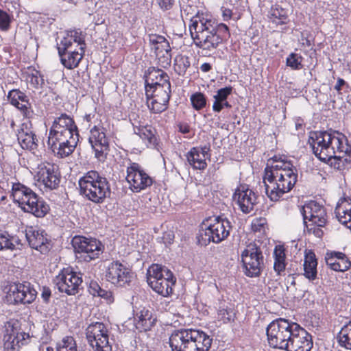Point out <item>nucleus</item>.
<instances>
[{"label":"nucleus","instance_id":"obj_1","mask_svg":"<svg viewBox=\"0 0 351 351\" xmlns=\"http://www.w3.org/2000/svg\"><path fill=\"white\" fill-rule=\"evenodd\" d=\"M297 180V170L290 161L276 156L268 160L263 182L266 194L271 201L277 202L289 192Z\"/></svg>","mask_w":351,"mask_h":351},{"label":"nucleus","instance_id":"obj_2","mask_svg":"<svg viewBox=\"0 0 351 351\" xmlns=\"http://www.w3.org/2000/svg\"><path fill=\"white\" fill-rule=\"evenodd\" d=\"M189 31L194 44L204 56H210L224 39L230 36L228 27L218 24L210 16H195L191 20Z\"/></svg>","mask_w":351,"mask_h":351},{"label":"nucleus","instance_id":"obj_3","mask_svg":"<svg viewBox=\"0 0 351 351\" xmlns=\"http://www.w3.org/2000/svg\"><path fill=\"white\" fill-rule=\"evenodd\" d=\"M308 143L317 158L324 162H330L336 169L341 167L342 158L349 149L346 137L337 131L312 132Z\"/></svg>","mask_w":351,"mask_h":351},{"label":"nucleus","instance_id":"obj_4","mask_svg":"<svg viewBox=\"0 0 351 351\" xmlns=\"http://www.w3.org/2000/svg\"><path fill=\"white\" fill-rule=\"evenodd\" d=\"M84 37L80 30L68 31L57 43V48L61 63L68 69L78 66L85 49Z\"/></svg>","mask_w":351,"mask_h":351},{"label":"nucleus","instance_id":"obj_5","mask_svg":"<svg viewBox=\"0 0 351 351\" xmlns=\"http://www.w3.org/2000/svg\"><path fill=\"white\" fill-rule=\"evenodd\" d=\"M169 340L172 351H208L212 343L206 332L193 328L176 330Z\"/></svg>","mask_w":351,"mask_h":351},{"label":"nucleus","instance_id":"obj_6","mask_svg":"<svg viewBox=\"0 0 351 351\" xmlns=\"http://www.w3.org/2000/svg\"><path fill=\"white\" fill-rule=\"evenodd\" d=\"M80 194L94 204H103L110 196L111 189L107 178L91 170L78 180Z\"/></svg>","mask_w":351,"mask_h":351},{"label":"nucleus","instance_id":"obj_7","mask_svg":"<svg viewBox=\"0 0 351 351\" xmlns=\"http://www.w3.org/2000/svg\"><path fill=\"white\" fill-rule=\"evenodd\" d=\"M14 202L25 212L29 213L36 217H45L49 210V205L29 187L14 183L12 188Z\"/></svg>","mask_w":351,"mask_h":351},{"label":"nucleus","instance_id":"obj_8","mask_svg":"<svg viewBox=\"0 0 351 351\" xmlns=\"http://www.w3.org/2000/svg\"><path fill=\"white\" fill-rule=\"evenodd\" d=\"M199 242L202 245H207L210 242L219 243L230 234V222L221 217L207 219L203 222Z\"/></svg>","mask_w":351,"mask_h":351},{"label":"nucleus","instance_id":"obj_9","mask_svg":"<svg viewBox=\"0 0 351 351\" xmlns=\"http://www.w3.org/2000/svg\"><path fill=\"white\" fill-rule=\"evenodd\" d=\"M147 280L151 288L158 294L167 297L173 292L176 278L171 271L160 265L153 264L147 269Z\"/></svg>","mask_w":351,"mask_h":351},{"label":"nucleus","instance_id":"obj_10","mask_svg":"<svg viewBox=\"0 0 351 351\" xmlns=\"http://www.w3.org/2000/svg\"><path fill=\"white\" fill-rule=\"evenodd\" d=\"M245 274L250 277L258 276L264 267L263 253L256 244L250 243L241 254Z\"/></svg>","mask_w":351,"mask_h":351},{"label":"nucleus","instance_id":"obj_11","mask_svg":"<svg viewBox=\"0 0 351 351\" xmlns=\"http://www.w3.org/2000/svg\"><path fill=\"white\" fill-rule=\"evenodd\" d=\"M147 105L154 113H160L168 106L171 93V84L165 82L163 86L146 88Z\"/></svg>","mask_w":351,"mask_h":351},{"label":"nucleus","instance_id":"obj_12","mask_svg":"<svg viewBox=\"0 0 351 351\" xmlns=\"http://www.w3.org/2000/svg\"><path fill=\"white\" fill-rule=\"evenodd\" d=\"M86 338L94 351H112L108 331L101 322L90 324L86 328Z\"/></svg>","mask_w":351,"mask_h":351},{"label":"nucleus","instance_id":"obj_13","mask_svg":"<svg viewBox=\"0 0 351 351\" xmlns=\"http://www.w3.org/2000/svg\"><path fill=\"white\" fill-rule=\"evenodd\" d=\"M53 282L60 292L75 295L82 283V274L74 271L70 267L65 268L56 276Z\"/></svg>","mask_w":351,"mask_h":351},{"label":"nucleus","instance_id":"obj_14","mask_svg":"<svg viewBox=\"0 0 351 351\" xmlns=\"http://www.w3.org/2000/svg\"><path fill=\"white\" fill-rule=\"evenodd\" d=\"M73 246L77 253L84 254L86 261H90L99 256L104 247L101 243L93 238L75 236L72 240Z\"/></svg>","mask_w":351,"mask_h":351},{"label":"nucleus","instance_id":"obj_15","mask_svg":"<svg viewBox=\"0 0 351 351\" xmlns=\"http://www.w3.org/2000/svg\"><path fill=\"white\" fill-rule=\"evenodd\" d=\"M126 180L129 189L134 193H138L152 186V178L136 162L127 167Z\"/></svg>","mask_w":351,"mask_h":351},{"label":"nucleus","instance_id":"obj_16","mask_svg":"<svg viewBox=\"0 0 351 351\" xmlns=\"http://www.w3.org/2000/svg\"><path fill=\"white\" fill-rule=\"evenodd\" d=\"M36 294L30 283L25 282L10 285L5 298L10 304H29L35 300Z\"/></svg>","mask_w":351,"mask_h":351},{"label":"nucleus","instance_id":"obj_17","mask_svg":"<svg viewBox=\"0 0 351 351\" xmlns=\"http://www.w3.org/2000/svg\"><path fill=\"white\" fill-rule=\"evenodd\" d=\"M291 322L282 318L272 321L267 327L266 334L269 345L274 348L280 349L285 341V337Z\"/></svg>","mask_w":351,"mask_h":351},{"label":"nucleus","instance_id":"obj_18","mask_svg":"<svg viewBox=\"0 0 351 351\" xmlns=\"http://www.w3.org/2000/svg\"><path fill=\"white\" fill-rule=\"evenodd\" d=\"M105 276L106 280L118 287L128 285L133 278V274L126 266L119 261H112L107 266Z\"/></svg>","mask_w":351,"mask_h":351},{"label":"nucleus","instance_id":"obj_19","mask_svg":"<svg viewBox=\"0 0 351 351\" xmlns=\"http://www.w3.org/2000/svg\"><path fill=\"white\" fill-rule=\"evenodd\" d=\"M78 135L69 136H48V145L52 152L60 158L71 154L77 145Z\"/></svg>","mask_w":351,"mask_h":351},{"label":"nucleus","instance_id":"obj_20","mask_svg":"<svg viewBox=\"0 0 351 351\" xmlns=\"http://www.w3.org/2000/svg\"><path fill=\"white\" fill-rule=\"evenodd\" d=\"M106 129L101 125H95L90 131L88 141L95 152V156L104 161L109 149L108 139L106 135Z\"/></svg>","mask_w":351,"mask_h":351},{"label":"nucleus","instance_id":"obj_21","mask_svg":"<svg viewBox=\"0 0 351 351\" xmlns=\"http://www.w3.org/2000/svg\"><path fill=\"white\" fill-rule=\"evenodd\" d=\"M37 180L45 189L53 190L56 189L60 182L58 168L53 164L43 162L38 166L36 172Z\"/></svg>","mask_w":351,"mask_h":351},{"label":"nucleus","instance_id":"obj_22","mask_svg":"<svg viewBox=\"0 0 351 351\" xmlns=\"http://www.w3.org/2000/svg\"><path fill=\"white\" fill-rule=\"evenodd\" d=\"M304 222L310 225L324 226L327 221V215L325 208L315 201L305 204L302 208Z\"/></svg>","mask_w":351,"mask_h":351},{"label":"nucleus","instance_id":"obj_23","mask_svg":"<svg viewBox=\"0 0 351 351\" xmlns=\"http://www.w3.org/2000/svg\"><path fill=\"white\" fill-rule=\"evenodd\" d=\"M25 237L30 247L42 254L49 252L51 247V241L46 232L39 228L30 226L25 230Z\"/></svg>","mask_w":351,"mask_h":351},{"label":"nucleus","instance_id":"obj_24","mask_svg":"<svg viewBox=\"0 0 351 351\" xmlns=\"http://www.w3.org/2000/svg\"><path fill=\"white\" fill-rule=\"evenodd\" d=\"M71 135H78L77 126L71 117L66 114H62L54 120L49 136L67 137Z\"/></svg>","mask_w":351,"mask_h":351},{"label":"nucleus","instance_id":"obj_25","mask_svg":"<svg viewBox=\"0 0 351 351\" xmlns=\"http://www.w3.org/2000/svg\"><path fill=\"white\" fill-rule=\"evenodd\" d=\"M256 195L246 185H240L235 190L233 200L244 213H250L256 204Z\"/></svg>","mask_w":351,"mask_h":351},{"label":"nucleus","instance_id":"obj_26","mask_svg":"<svg viewBox=\"0 0 351 351\" xmlns=\"http://www.w3.org/2000/svg\"><path fill=\"white\" fill-rule=\"evenodd\" d=\"M17 139L23 149L34 150L37 147L38 138L32 130L30 121H25L17 130Z\"/></svg>","mask_w":351,"mask_h":351},{"label":"nucleus","instance_id":"obj_27","mask_svg":"<svg viewBox=\"0 0 351 351\" xmlns=\"http://www.w3.org/2000/svg\"><path fill=\"white\" fill-rule=\"evenodd\" d=\"M210 146L195 147L186 154L189 164L195 169L204 170L207 167L206 160L210 158Z\"/></svg>","mask_w":351,"mask_h":351},{"label":"nucleus","instance_id":"obj_28","mask_svg":"<svg viewBox=\"0 0 351 351\" xmlns=\"http://www.w3.org/2000/svg\"><path fill=\"white\" fill-rule=\"evenodd\" d=\"M325 261L328 267L335 271L343 272L351 267V261L348 256L340 252L330 251L326 252Z\"/></svg>","mask_w":351,"mask_h":351},{"label":"nucleus","instance_id":"obj_29","mask_svg":"<svg viewBox=\"0 0 351 351\" xmlns=\"http://www.w3.org/2000/svg\"><path fill=\"white\" fill-rule=\"evenodd\" d=\"M8 98L10 104L20 110L25 118L32 117L34 112L30 107L28 98L24 93L19 89H13L9 91Z\"/></svg>","mask_w":351,"mask_h":351},{"label":"nucleus","instance_id":"obj_30","mask_svg":"<svg viewBox=\"0 0 351 351\" xmlns=\"http://www.w3.org/2000/svg\"><path fill=\"white\" fill-rule=\"evenodd\" d=\"M295 332L294 338L287 351H310L313 347L311 335L300 326Z\"/></svg>","mask_w":351,"mask_h":351},{"label":"nucleus","instance_id":"obj_31","mask_svg":"<svg viewBox=\"0 0 351 351\" xmlns=\"http://www.w3.org/2000/svg\"><path fill=\"white\" fill-rule=\"evenodd\" d=\"M132 124L134 134L138 135L143 141L147 147L159 150L158 141L154 128L150 125H137L135 123Z\"/></svg>","mask_w":351,"mask_h":351},{"label":"nucleus","instance_id":"obj_32","mask_svg":"<svg viewBox=\"0 0 351 351\" xmlns=\"http://www.w3.org/2000/svg\"><path fill=\"white\" fill-rule=\"evenodd\" d=\"M170 83L168 75L162 69L149 68L145 76V88L163 86L165 83Z\"/></svg>","mask_w":351,"mask_h":351},{"label":"nucleus","instance_id":"obj_33","mask_svg":"<svg viewBox=\"0 0 351 351\" xmlns=\"http://www.w3.org/2000/svg\"><path fill=\"white\" fill-rule=\"evenodd\" d=\"M303 275L309 280H314L317 278V260L315 253L311 250H306L304 258Z\"/></svg>","mask_w":351,"mask_h":351},{"label":"nucleus","instance_id":"obj_34","mask_svg":"<svg viewBox=\"0 0 351 351\" xmlns=\"http://www.w3.org/2000/svg\"><path fill=\"white\" fill-rule=\"evenodd\" d=\"M232 93V86H226L217 90L213 96L214 102L213 104V110L215 112H219L223 108H230L231 105L228 101V97Z\"/></svg>","mask_w":351,"mask_h":351},{"label":"nucleus","instance_id":"obj_35","mask_svg":"<svg viewBox=\"0 0 351 351\" xmlns=\"http://www.w3.org/2000/svg\"><path fill=\"white\" fill-rule=\"evenodd\" d=\"M335 212L338 220L351 229V202L346 199L341 201L336 206Z\"/></svg>","mask_w":351,"mask_h":351},{"label":"nucleus","instance_id":"obj_36","mask_svg":"<svg viewBox=\"0 0 351 351\" xmlns=\"http://www.w3.org/2000/svg\"><path fill=\"white\" fill-rule=\"evenodd\" d=\"M28 337V334H17L11 336L4 335V348L8 351H17L19 348L25 343V341Z\"/></svg>","mask_w":351,"mask_h":351},{"label":"nucleus","instance_id":"obj_37","mask_svg":"<svg viewBox=\"0 0 351 351\" xmlns=\"http://www.w3.org/2000/svg\"><path fill=\"white\" fill-rule=\"evenodd\" d=\"M147 40L152 51L155 53L162 51V50H169L170 45L168 40L162 36L149 34L147 36Z\"/></svg>","mask_w":351,"mask_h":351},{"label":"nucleus","instance_id":"obj_38","mask_svg":"<svg viewBox=\"0 0 351 351\" xmlns=\"http://www.w3.org/2000/svg\"><path fill=\"white\" fill-rule=\"evenodd\" d=\"M274 269L278 275H282L286 267V256L283 246H276L274 251Z\"/></svg>","mask_w":351,"mask_h":351},{"label":"nucleus","instance_id":"obj_39","mask_svg":"<svg viewBox=\"0 0 351 351\" xmlns=\"http://www.w3.org/2000/svg\"><path fill=\"white\" fill-rule=\"evenodd\" d=\"M269 16L272 22L276 24H286L288 19V12L280 5L275 4L271 8Z\"/></svg>","mask_w":351,"mask_h":351},{"label":"nucleus","instance_id":"obj_40","mask_svg":"<svg viewBox=\"0 0 351 351\" xmlns=\"http://www.w3.org/2000/svg\"><path fill=\"white\" fill-rule=\"evenodd\" d=\"M137 327L141 328L144 330H149L156 321L153 317L152 313L145 308L141 310L137 314Z\"/></svg>","mask_w":351,"mask_h":351},{"label":"nucleus","instance_id":"obj_41","mask_svg":"<svg viewBox=\"0 0 351 351\" xmlns=\"http://www.w3.org/2000/svg\"><path fill=\"white\" fill-rule=\"evenodd\" d=\"M90 293L94 296H99L103 298L106 303L112 304L114 298L112 292L103 289L96 282H91L90 284Z\"/></svg>","mask_w":351,"mask_h":351},{"label":"nucleus","instance_id":"obj_42","mask_svg":"<svg viewBox=\"0 0 351 351\" xmlns=\"http://www.w3.org/2000/svg\"><path fill=\"white\" fill-rule=\"evenodd\" d=\"M338 341L341 346L351 350V321L345 325L339 332Z\"/></svg>","mask_w":351,"mask_h":351},{"label":"nucleus","instance_id":"obj_43","mask_svg":"<svg viewBox=\"0 0 351 351\" xmlns=\"http://www.w3.org/2000/svg\"><path fill=\"white\" fill-rule=\"evenodd\" d=\"M56 351H80L75 339L71 336L64 337L56 343Z\"/></svg>","mask_w":351,"mask_h":351},{"label":"nucleus","instance_id":"obj_44","mask_svg":"<svg viewBox=\"0 0 351 351\" xmlns=\"http://www.w3.org/2000/svg\"><path fill=\"white\" fill-rule=\"evenodd\" d=\"M191 62L189 57L178 55L174 59V70L179 75H184L189 68Z\"/></svg>","mask_w":351,"mask_h":351},{"label":"nucleus","instance_id":"obj_45","mask_svg":"<svg viewBox=\"0 0 351 351\" xmlns=\"http://www.w3.org/2000/svg\"><path fill=\"white\" fill-rule=\"evenodd\" d=\"M26 81L34 88H38L43 83V79L40 73L34 69L26 72Z\"/></svg>","mask_w":351,"mask_h":351},{"label":"nucleus","instance_id":"obj_46","mask_svg":"<svg viewBox=\"0 0 351 351\" xmlns=\"http://www.w3.org/2000/svg\"><path fill=\"white\" fill-rule=\"evenodd\" d=\"M190 101L193 108L196 110H199L204 108L206 106L207 101L206 96L200 92L192 94L190 97Z\"/></svg>","mask_w":351,"mask_h":351},{"label":"nucleus","instance_id":"obj_47","mask_svg":"<svg viewBox=\"0 0 351 351\" xmlns=\"http://www.w3.org/2000/svg\"><path fill=\"white\" fill-rule=\"evenodd\" d=\"M171 49L169 50H162L158 53H155L160 65L163 68H167L171 65Z\"/></svg>","mask_w":351,"mask_h":351},{"label":"nucleus","instance_id":"obj_48","mask_svg":"<svg viewBox=\"0 0 351 351\" xmlns=\"http://www.w3.org/2000/svg\"><path fill=\"white\" fill-rule=\"evenodd\" d=\"M302 57L295 53H291L287 58V65L293 70H298L302 68Z\"/></svg>","mask_w":351,"mask_h":351},{"label":"nucleus","instance_id":"obj_49","mask_svg":"<svg viewBox=\"0 0 351 351\" xmlns=\"http://www.w3.org/2000/svg\"><path fill=\"white\" fill-rule=\"evenodd\" d=\"M14 247L15 245L13 243L12 237L8 232L0 231V250H13Z\"/></svg>","mask_w":351,"mask_h":351},{"label":"nucleus","instance_id":"obj_50","mask_svg":"<svg viewBox=\"0 0 351 351\" xmlns=\"http://www.w3.org/2000/svg\"><path fill=\"white\" fill-rule=\"evenodd\" d=\"M4 327V335H8V336L17 334H26L25 332L20 331L19 324L16 320L7 322Z\"/></svg>","mask_w":351,"mask_h":351},{"label":"nucleus","instance_id":"obj_51","mask_svg":"<svg viewBox=\"0 0 351 351\" xmlns=\"http://www.w3.org/2000/svg\"><path fill=\"white\" fill-rule=\"evenodd\" d=\"M300 327V325L295 322H291V325L289 326V331H287V335H286L285 341H284V345L281 347V350H287L290 346V343L293 341V335L295 336V330H298V328Z\"/></svg>","mask_w":351,"mask_h":351},{"label":"nucleus","instance_id":"obj_52","mask_svg":"<svg viewBox=\"0 0 351 351\" xmlns=\"http://www.w3.org/2000/svg\"><path fill=\"white\" fill-rule=\"evenodd\" d=\"M12 21V16L0 9V29L3 32L8 31L10 27Z\"/></svg>","mask_w":351,"mask_h":351},{"label":"nucleus","instance_id":"obj_53","mask_svg":"<svg viewBox=\"0 0 351 351\" xmlns=\"http://www.w3.org/2000/svg\"><path fill=\"white\" fill-rule=\"evenodd\" d=\"M217 318L223 322H230L232 319V312L230 309L220 308L217 311Z\"/></svg>","mask_w":351,"mask_h":351},{"label":"nucleus","instance_id":"obj_54","mask_svg":"<svg viewBox=\"0 0 351 351\" xmlns=\"http://www.w3.org/2000/svg\"><path fill=\"white\" fill-rule=\"evenodd\" d=\"M306 228L307 229V231L309 233L313 234L316 237L321 238L323 235V231L321 229L322 226H317V225H310V223L306 222L304 223Z\"/></svg>","mask_w":351,"mask_h":351},{"label":"nucleus","instance_id":"obj_55","mask_svg":"<svg viewBox=\"0 0 351 351\" xmlns=\"http://www.w3.org/2000/svg\"><path fill=\"white\" fill-rule=\"evenodd\" d=\"M160 241L165 245H170L174 240V233L172 230H168L163 232L162 236L159 238Z\"/></svg>","mask_w":351,"mask_h":351},{"label":"nucleus","instance_id":"obj_56","mask_svg":"<svg viewBox=\"0 0 351 351\" xmlns=\"http://www.w3.org/2000/svg\"><path fill=\"white\" fill-rule=\"evenodd\" d=\"M176 0H156L157 5L163 11H167L173 7Z\"/></svg>","mask_w":351,"mask_h":351},{"label":"nucleus","instance_id":"obj_57","mask_svg":"<svg viewBox=\"0 0 351 351\" xmlns=\"http://www.w3.org/2000/svg\"><path fill=\"white\" fill-rule=\"evenodd\" d=\"M223 20L227 21L230 20L232 15V12L230 9L224 7L221 8Z\"/></svg>","mask_w":351,"mask_h":351},{"label":"nucleus","instance_id":"obj_58","mask_svg":"<svg viewBox=\"0 0 351 351\" xmlns=\"http://www.w3.org/2000/svg\"><path fill=\"white\" fill-rule=\"evenodd\" d=\"M211 69H212V66H211L210 64L208 63V62L203 63L200 66V70L204 73L210 71L211 70Z\"/></svg>","mask_w":351,"mask_h":351},{"label":"nucleus","instance_id":"obj_59","mask_svg":"<svg viewBox=\"0 0 351 351\" xmlns=\"http://www.w3.org/2000/svg\"><path fill=\"white\" fill-rule=\"evenodd\" d=\"M262 219H260V220H256V221H254L253 223H252V228L254 231H258V230H260V229L258 228V227L260 226H262L263 225V223H262Z\"/></svg>","mask_w":351,"mask_h":351},{"label":"nucleus","instance_id":"obj_60","mask_svg":"<svg viewBox=\"0 0 351 351\" xmlns=\"http://www.w3.org/2000/svg\"><path fill=\"white\" fill-rule=\"evenodd\" d=\"M345 84V81L343 79L339 78L337 84L335 86V89L339 91L341 88V86Z\"/></svg>","mask_w":351,"mask_h":351},{"label":"nucleus","instance_id":"obj_61","mask_svg":"<svg viewBox=\"0 0 351 351\" xmlns=\"http://www.w3.org/2000/svg\"><path fill=\"white\" fill-rule=\"evenodd\" d=\"M51 292L49 290H44L42 293V297L44 299L45 301H48L49 298H50Z\"/></svg>","mask_w":351,"mask_h":351},{"label":"nucleus","instance_id":"obj_62","mask_svg":"<svg viewBox=\"0 0 351 351\" xmlns=\"http://www.w3.org/2000/svg\"><path fill=\"white\" fill-rule=\"evenodd\" d=\"M287 280V283H289L291 285H295V278L293 276H289Z\"/></svg>","mask_w":351,"mask_h":351},{"label":"nucleus","instance_id":"obj_63","mask_svg":"<svg viewBox=\"0 0 351 351\" xmlns=\"http://www.w3.org/2000/svg\"><path fill=\"white\" fill-rule=\"evenodd\" d=\"M180 132L183 134H186L189 132V129L188 126H184V128H180Z\"/></svg>","mask_w":351,"mask_h":351},{"label":"nucleus","instance_id":"obj_64","mask_svg":"<svg viewBox=\"0 0 351 351\" xmlns=\"http://www.w3.org/2000/svg\"><path fill=\"white\" fill-rule=\"evenodd\" d=\"M46 351H53V349L52 348H51V347H47L46 348Z\"/></svg>","mask_w":351,"mask_h":351}]
</instances>
